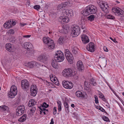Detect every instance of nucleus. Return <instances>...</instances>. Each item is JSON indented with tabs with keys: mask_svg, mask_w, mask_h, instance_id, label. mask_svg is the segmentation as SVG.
<instances>
[{
	"mask_svg": "<svg viewBox=\"0 0 124 124\" xmlns=\"http://www.w3.org/2000/svg\"><path fill=\"white\" fill-rule=\"evenodd\" d=\"M16 115L17 116H20L23 113V112H22L21 110L17 109L16 110Z\"/></svg>",
	"mask_w": 124,
	"mask_h": 124,
	"instance_id": "obj_32",
	"label": "nucleus"
},
{
	"mask_svg": "<svg viewBox=\"0 0 124 124\" xmlns=\"http://www.w3.org/2000/svg\"><path fill=\"white\" fill-rule=\"evenodd\" d=\"M95 16L94 15H92L88 17V20L92 22L94 20Z\"/></svg>",
	"mask_w": 124,
	"mask_h": 124,
	"instance_id": "obj_34",
	"label": "nucleus"
},
{
	"mask_svg": "<svg viewBox=\"0 0 124 124\" xmlns=\"http://www.w3.org/2000/svg\"><path fill=\"white\" fill-rule=\"evenodd\" d=\"M54 84L55 85H57L58 86L59 85V83L58 81L57 80L56 81V82H54Z\"/></svg>",
	"mask_w": 124,
	"mask_h": 124,
	"instance_id": "obj_58",
	"label": "nucleus"
},
{
	"mask_svg": "<svg viewBox=\"0 0 124 124\" xmlns=\"http://www.w3.org/2000/svg\"><path fill=\"white\" fill-rule=\"evenodd\" d=\"M57 62L55 60H52L51 63L52 66L55 69H58V67Z\"/></svg>",
	"mask_w": 124,
	"mask_h": 124,
	"instance_id": "obj_23",
	"label": "nucleus"
},
{
	"mask_svg": "<svg viewBox=\"0 0 124 124\" xmlns=\"http://www.w3.org/2000/svg\"><path fill=\"white\" fill-rule=\"evenodd\" d=\"M109 39L115 43H116L117 42V41H116V39H113L111 37H110Z\"/></svg>",
	"mask_w": 124,
	"mask_h": 124,
	"instance_id": "obj_54",
	"label": "nucleus"
},
{
	"mask_svg": "<svg viewBox=\"0 0 124 124\" xmlns=\"http://www.w3.org/2000/svg\"><path fill=\"white\" fill-rule=\"evenodd\" d=\"M68 15L67 16L69 17H70L73 16V12L72 10L70 9H68Z\"/></svg>",
	"mask_w": 124,
	"mask_h": 124,
	"instance_id": "obj_30",
	"label": "nucleus"
},
{
	"mask_svg": "<svg viewBox=\"0 0 124 124\" xmlns=\"http://www.w3.org/2000/svg\"><path fill=\"white\" fill-rule=\"evenodd\" d=\"M19 42L20 44H22L23 42V38L21 37H20L19 38Z\"/></svg>",
	"mask_w": 124,
	"mask_h": 124,
	"instance_id": "obj_49",
	"label": "nucleus"
},
{
	"mask_svg": "<svg viewBox=\"0 0 124 124\" xmlns=\"http://www.w3.org/2000/svg\"><path fill=\"white\" fill-rule=\"evenodd\" d=\"M98 15L99 16H98V15L97 16L98 17H101L102 16V13L101 12H100L98 13Z\"/></svg>",
	"mask_w": 124,
	"mask_h": 124,
	"instance_id": "obj_55",
	"label": "nucleus"
},
{
	"mask_svg": "<svg viewBox=\"0 0 124 124\" xmlns=\"http://www.w3.org/2000/svg\"><path fill=\"white\" fill-rule=\"evenodd\" d=\"M64 104L65 108V111L67 112H69V108L68 103L65 101L64 102Z\"/></svg>",
	"mask_w": 124,
	"mask_h": 124,
	"instance_id": "obj_29",
	"label": "nucleus"
},
{
	"mask_svg": "<svg viewBox=\"0 0 124 124\" xmlns=\"http://www.w3.org/2000/svg\"><path fill=\"white\" fill-rule=\"evenodd\" d=\"M77 72L72 68L65 69L62 72L63 76L66 77H74L77 74Z\"/></svg>",
	"mask_w": 124,
	"mask_h": 124,
	"instance_id": "obj_2",
	"label": "nucleus"
},
{
	"mask_svg": "<svg viewBox=\"0 0 124 124\" xmlns=\"http://www.w3.org/2000/svg\"><path fill=\"white\" fill-rule=\"evenodd\" d=\"M81 38L83 43L85 44L88 43L89 41L88 37L85 35H83L81 36Z\"/></svg>",
	"mask_w": 124,
	"mask_h": 124,
	"instance_id": "obj_17",
	"label": "nucleus"
},
{
	"mask_svg": "<svg viewBox=\"0 0 124 124\" xmlns=\"http://www.w3.org/2000/svg\"><path fill=\"white\" fill-rule=\"evenodd\" d=\"M95 47L94 44L92 42H91L89 43L88 45L87 46L86 48L88 51L91 52H93L95 50Z\"/></svg>",
	"mask_w": 124,
	"mask_h": 124,
	"instance_id": "obj_11",
	"label": "nucleus"
},
{
	"mask_svg": "<svg viewBox=\"0 0 124 124\" xmlns=\"http://www.w3.org/2000/svg\"><path fill=\"white\" fill-rule=\"evenodd\" d=\"M76 95L78 97H81L83 99H86L87 97V95L86 93L85 92H82L78 91L75 93Z\"/></svg>",
	"mask_w": 124,
	"mask_h": 124,
	"instance_id": "obj_9",
	"label": "nucleus"
},
{
	"mask_svg": "<svg viewBox=\"0 0 124 124\" xmlns=\"http://www.w3.org/2000/svg\"><path fill=\"white\" fill-rule=\"evenodd\" d=\"M54 122L53 121V118H52L51 120V122L50 123V124H54Z\"/></svg>",
	"mask_w": 124,
	"mask_h": 124,
	"instance_id": "obj_62",
	"label": "nucleus"
},
{
	"mask_svg": "<svg viewBox=\"0 0 124 124\" xmlns=\"http://www.w3.org/2000/svg\"><path fill=\"white\" fill-rule=\"evenodd\" d=\"M23 45L25 48L29 49L32 52V50L30 49L32 48V44L31 43L28 42H26L24 43Z\"/></svg>",
	"mask_w": 124,
	"mask_h": 124,
	"instance_id": "obj_20",
	"label": "nucleus"
},
{
	"mask_svg": "<svg viewBox=\"0 0 124 124\" xmlns=\"http://www.w3.org/2000/svg\"><path fill=\"white\" fill-rule=\"evenodd\" d=\"M16 87L15 85H13L11 87L8 96L11 98H13L16 95L17 93Z\"/></svg>",
	"mask_w": 124,
	"mask_h": 124,
	"instance_id": "obj_6",
	"label": "nucleus"
},
{
	"mask_svg": "<svg viewBox=\"0 0 124 124\" xmlns=\"http://www.w3.org/2000/svg\"><path fill=\"white\" fill-rule=\"evenodd\" d=\"M77 66L78 69L81 71L83 70L84 66L82 62L80 61H78L77 63Z\"/></svg>",
	"mask_w": 124,
	"mask_h": 124,
	"instance_id": "obj_18",
	"label": "nucleus"
},
{
	"mask_svg": "<svg viewBox=\"0 0 124 124\" xmlns=\"http://www.w3.org/2000/svg\"><path fill=\"white\" fill-rule=\"evenodd\" d=\"M102 118L105 121L108 122L109 121V118L105 116H103L102 117Z\"/></svg>",
	"mask_w": 124,
	"mask_h": 124,
	"instance_id": "obj_39",
	"label": "nucleus"
},
{
	"mask_svg": "<svg viewBox=\"0 0 124 124\" xmlns=\"http://www.w3.org/2000/svg\"><path fill=\"white\" fill-rule=\"evenodd\" d=\"M95 98V103L98 104L99 103V101L98 100V98L97 96L96 95L94 96Z\"/></svg>",
	"mask_w": 124,
	"mask_h": 124,
	"instance_id": "obj_44",
	"label": "nucleus"
},
{
	"mask_svg": "<svg viewBox=\"0 0 124 124\" xmlns=\"http://www.w3.org/2000/svg\"><path fill=\"white\" fill-rule=\"evenodd\" d=\"M27 64L28 67L31 68H33L35 66L38 67H39V66H44L43 65H41V64H40L35 61H31L28 62Z\"/></svg>",
	"mask_w": 124,
	"mask_h": 124,
	"instance_id": "obj_10",
	"label": "nucleus"
},
{
	"mask_svg": "<svg viewBox=\"0 0 124 124\" xmlns=\"http://www.w3.org/2000/svg\"><path fill=\"white\" fill-rule=\"evenodd\" d=\"M14 30L13 29H10L8 31V34H14Z\"/></svg>",
	"mask_w": 124,
	"mask_h": 124,
	"instance_id": "obj_50",
	"label": "nucleus"
},
{
	"mask_svg": "<svg viewBox=\"0 0 124 124\" xmlns=\"http://www.w3.org/2000/svg\"><path fill=\"white\" fill-rule=\"evenodd\" d=\"M68 4V2H66L63 3H62L59 5L58 7V9H63Z\"/></svg>",
	"mask_w": 124,
	"mask_h": 124,
	"instance_id": "obj_25",
	"label": "nucleus"
},
{
	"mask_svg": "<svg viewBox=\"0 0 124 124\" xmlns=\"http://www.w3.org/2000/svg\"><path fill=\"white\" fill-rule=\"evenodd\" d=\"M69 17L68 16H61L60 17L59 20L61 22H65L67 23L70 20Z\"/></svg>",
	"mask_w": 124,
	"mask_h": 124,
	"instance_id": "obj_16",
	"label": "nucleus"
},
{
	"mask_svg": "<svg viewBox=\"0 0 124 124\" xmlns=\"http://www.w3.org/2000/svg\"><path fill=\"white\" fill-rule=\"evenodd\" d=\"M117 14L119 16H120L121 17L124 16V12L120 8H119Z\"/></svg>",
	"mask_w": 124,
	"mask_h": 124,
	"instance_id": "obj_27",
	"label": "nucleus"
},
{
	"mask_svg": "<svg viewBox=\"0 0 124 124\" xmlns=\"http://www.w3.org/2000/svg\"><path fill=\"white\" fill-rule=\"evenodd\" d=\"M71 107L73 108H74L75 107L74 104H71Z\"/></svg>",
	"mask_w": 124,
	"mask_h": 124,
	"instance_id": "obj_64",
	"label": "nucleus"
},
{
	"mask_svg": "<svg viewBox=\"0 0 124 124\" xmlns=\"http://www.w3.org/2000/svg\"><path fill=\"white\" fill-rule=\"evenodd\" d=\"M68 9L64 10L63 11V14L64 16H67V15H68Z\"/></svg>",
	"mask_w": 124,
	"mask_h": 124,
	"instance_id": "obj_41",
	"label": "nucleus"
},
{
	"mask_svg": "<svg viewBox=\"0 0 124 124\" xmlns=\"http://www.w3.org/2000/svg\"><path fill=\"white\" fill-rule=\"evenodd\" d=\"M8 51L12 52L14 51V48L13 44L8 43Z\"/></svg>",
	"mask_w": 124,
	"mask_h": 124,
	"instance_id": "obj_26",
	"label": "nucleus"
},
{
	"mask_svg": "<svg viewBox=\"0 0 124 124\" xmlns=\"http://www.w3.org/2000/svg\"><path fill=\"white\" fill-rule=\"evenodd\" d=\"M107 18L111 19H115V17L113 16L109 15L107 16Z\"/></svg>",
	"mask_w": 124,
	"mask_h": 124,
	"instance_id": "obj_47",
	"label": "nucleus"
},
{
	"mask_svg": "<svg viewBox=\"0 0 124 124\" xmlns=\"http://www.w3.org/2000/svg\"><path fill=\"white\" fill-rule=\"evenodd\" d=\"M37 88L36 85H32L31 86L30 93L31 96H35L37 94Z\"/></svg>",
	"mask_w": 124,
	"mask_h": 124,
	"instance_id": "obj_8",
	"label": "nucleus"
},
{
	"mask_svg": "<svg viewBox=\"0 0 124 124\" xmlns=\"http://www.w3.org/2000/svg\"><path fill=\"white\" fill-rule=\"evenodd\" d=\"M17 109L24 112V111L25 110V107L24 106L22 105L20 106H19L18 107Z\"/></svg>",
	"mask_w": 124,
	"mask_h": 124,
	"instance_id": "obj_36",
	"label": "nucleus"
},
{
	"mask_svg": "<svg viewBox=\"0 0 124 124\" xmlns=\"http://www.w3.org/2000/svg\"><path fill=\"white\" fill-rule=\"evenodd\" d=\"M100 7L101 10L104 12L107 13L109 12L108 10L109 9V6L107 4H105L104 3H102V5H100Z\"/></svg>",
	"mask_w": 124,
	"mask_h": 124,
	"instance_id": "obj_14",
	"label": "nucleus"
},
{
	"mask_svg": "<svg viewBox=\"0 0 124 124\" xmlns=\"http://www.w3.org/2000/svg\"><path fill=\"white\" fill-rule=\"evenodd\" d=\"M49 106V105L47 104L46 103L44 102L43 103V105L42 106V108L44 107L45 108H47Z\"/></svg>",
	"mask_w": 124,
	"mask_h": 124,
	"instance_id": "obj_43",
	"label": "nucleus"
},
{
	"mask_svg": "<svg viewBox=\"0 0 124 124\" xmlns=\"http://www.w3.org/2000/svg\"><path fill=\"white\" fill-rule=\"evenodd\" d=\"M20 24L21 26H23L24 25H27L26 23H20Z\"/></svg>",
	"mask_w": 124,
	"mask_h": 124,
	"instance_id": "obj_61",
	"label": "nucleus"
},
{
	"mask_svg": "<svg viewBox=\"0 0 124 124\" xmlns=\"http://www.w3.org/2000/svg\"><path fill=\"white\" fill-rule=\"evenodd\" d=\"M4 27L6 29L8 28V21H6L3 25Z\"/></svg>",
	"mask_w": 124,
	"mask_h": 124,
	"instance_id": "obj_48",
	"label": "nucleus"
},
{
	"mask_svg": "<svg viewBox=\"0 0 124 124\" xmlns=\"http://www.w3.org/2000/svg\"><path fill=\"white\" fill-rule=\"evenodd\" d=\"M90 83L93 85L94 86H95L96 85V83L94 81V79L93 78H92L89 80Z\"/></svg>",
	"mask_w": 124,
	"mask_h": 124,
	"instance_id": "obj_35",
	"label": "nucleus"
},
{
	"mask_svg": "<svg viewBox=\"0 0 124 124\" xmlns=\"http://www.w3.org/2000/svg\"><path fill=\"white\" fill-rule=\"evenodd\" d=\"M58 105V110L59 111H61L62 110L61 102V101L58 100L57 102Z\"/></svg>",
	"mask_w": 124,
	"mask_h": 124,
	"instance_id": "obj_33",
	"label": "nucleus"
},
{
	"mask_svg": "<svg viewBox=\"0 0 124 124\" xmlns=\"http://www.w3.org/2000/svg\"><path fill=\"white\" fill-rule=\"evenodd\" d=\"M40 7L39 5H36L34 6V9L38 10L40 8Z\"/></svg>",
	"mask_w": 124,
	"mask_h": 124,
	"instance_id": "obj_46",
	"label": "nucleus"
},
{
	"mask_svg": "<svg viewBox=\"0 0 124 124\" xmlns=\"http://www.w3.org/2000/svg\"><path fill=\"white\" fill-rule=\"evenodd\" d=\"M27 115L25 114H24L23 116L20 117L18 119V121L21 122H23L26 119Z\"/></svg>",
	"mask_w": 124,
	"mask_h": 124,
	"instance_id": "obj_24",
	"label": "nucleus"
},
{
	"mask_svg": "<svg viewBox=\"0 0 124 124\" xmlns=\"http://www.w3.org/2000/svg\"><path fill=\"white\" fill-rule=\"evenodd\" d=\"M119 8H112V9L113 12L114 13H117L118 12V10Z\"/></svg>",
	"mask_w": 124,
	"mask_h": 124,
	"instance_id": "obj_42",
	"label": "nucleus"
},
{
	"mask_svg": "<svg viewBox=\"0 0 124 124\" xmlns=\"http://www.w3.org/2000/svg\"><path fill=\"white\" fill-rule=\"evenodd\" d=\"M2 108L3 111H4L6 110L8 108V107L5 105H2Z\"/></svg>",
	"mask_w": 124,
	"mask_h": 124,
	"instance_id": "obj_51",
	"label": "nucleus"
},
{
	"mask_svg": "<svg viewBox=\"0 0 124 124\" xmlns=\"http://www.w3.org/2000/svg\"><path fill=\"white\" fill-rule=\"evenodd\" d=\"M36 110V108L35 107H33L31 108L30 109V111L32 113H34Z\"/></svg>",
	"mask_w": 124,
	"mask_h": 124,
	"instance_id": "obj_45",
	"label": "nucleus"
},
{
	"mask_svg": "<svg viewBox=\"0 0 124 124\" xmlns=\"http://www.w3.org/2000/svg\"><path fill=\"white\" fill-rule=\"evenodd\" d=\"M72 50L73 54L76 55L77 53V51L76 48H73Z\"/></svg>",
	"mask_w": 124,
	"mask_h": 124,
	"instance_id": "obj_40",
	"label": "nucleus"
},
{
	"mask_svg": "<svg viewBox=\"0 0 124 124\" xmlns=\"http://www.w3.org/2000/svg\"><path fill=\"white\" fill-rule=\"evenodd\" d=\"M8 113L9 114H8V117H9V119L10 120H11L14 118V114L13 113H11L8 111Z\"/></svg>",
	"mask_w": 124,
	"mask_h": 124,
	"instance_id": "obj_31",
	"label": "nucleus"
},
{
	"mask_svg": "<svg viewBox=\"0 0 124 124\" xmlns=\"http://www.w3.org/2000/svg\"><path fill=\"white\" fill-rule=\"evenodd\" d=\"M56 79H57L56 78H54L53 80V81L54 82H56V81L57 80Z\"/></svg>",
	"mask_w": 124,
	"mask_h": 124,
	"instance_id": "obj_63",
	"label": "nucleus"
},
{
	"mask_svg": "<svg viewBox=\"0 0 124 124\" xmlns=\"http://www.w3.org/2000/svg\"><path fill=\"white\" fill-rule=\"evenodd\" d=\"M97 11L96 7L95 6L90 4L85 8L81 13L83 15L86 16L90 14L95 13Z\"/></svg>",
	"mask_w": 124,
	"mask_h": 124,
	"instance_id": "obj_1",
	"label": "nucleus"
},
{
	"mask_svg": "<svg viewBox=\"0 0 124 124\" xmlns=\"http://www.w3.org/2000/svg\"><path fill=\"white\" fill-rule=\"evenodd\" d=\"M62 85L63 87L65 88L70 89L73 87V84L68 81H63Z\"/></svg>",
	"mask_w": 124,
	"mask_h": 124,
	"instance_id": "obj_12",
	"label": "nucleus"
},
{
	"mask_svg": "<svg viewBox=\"0 0 124 124\" xmlns=\"http://www.w3.org/2000/svg\"><path fill=\"white\" fill-rule=\"evenodd\" d=\"M31 36V35H23V38H28L30 37Z\"/></svg>",
	"mask_w": 124,
	"mask_h": 124,
	"instance_id": "obj_56",
	"label": "nucleus"
},
{
	"mask_svg": "<svg viewBox=\"0 0 124 124\" xmlns=\"http://www.w3.org/2000/svg\"><path fill=\"white\" fill-rule=\"evenodd\" d=\"M103 49L104 51L108 52V50L106 46H104L103 47Z\"/></svg>",
	"mask_w": 124,
	"mask_h": 124,
	"instance_id": "obj_57",
	"label": "nucleus"
},
{
	"mask_svg": "<svg viewBox=\"0 0 124 124\" xmlns=\"http://www.w3.org/2000/svg\"><path fill=\"white\" fill-rule=\"evenodd\" d=\"M66 40V38L64 37L61 36L58 40V42L60 44H63Z\"/></svg>",
	"mask_w": 124,
	"mask_h": 124,
	"instance_id": "obj_22",
	"label": "nucleus"
},
{
	"mask_svg": "<svg viewBox=\"0 0 124 124\" xmlns=\"http://www.w3.org/2000/svg\"><path fill=\"white\" fill-rule=\"evenodd\" d=\"M81 28L82 29H84L85 28V24L81 25Z\"/></svg>",
	"mask_w": 124,
	"mask_h": 124,
	"instance_id": "obj_59",
	"label": "nucleus"
},
{
	"mask_svg": "<svg viewBox=\"0 0 124 124\" xmlns=\"http://www.w3.org/2000/svg\"><path fill=\"white\" fill-rule=\"evenodd\" d=\"M80 32V28L78 25H74L71 27V33L73 37L77 36Z\"/></svg>",
	"mask_w": 124,
	"mask_h": 124,
	"instance_id": "obj_3",
	"label": "nucleus"
},
{
	"mask_svg": "<svg viewBox=\"0 0 124 124\" xmlns=\"http://www.w3.org/2000/svg\"><path fill=\"white\" fill-rule=\"evenodd\" d=\"M64 59L63 54L61 51H57L55 53L54 60L58 62L63 61Z\"/></svg>",
	"mask_w": 124,
	"mask_h": 124,
	"instance_id": "obj_5",
	"label": "nucleus"
},
{
	"mask_svg": "<svg viewBox=\"0 0 124 124\" xmlns=\"http://www.w3.org/2000/svg\"><path fill=\"white\" fill-rule=\"evenodd\" d=\"M34 101H35L34 100L31 99L30 100L28 103V106L29 107H31L32 106L34 105Z\"/></svg>",
	"mask_w": 124,
	"mask_h": 124,
	"instance_id": "obj_28",
	"label": "nucleus"
},
{
	"mask_svg": "<svg viewBox=\"0 0 124 124\" xmlns=\"http://www.w3.org/2000/svg\"><path fill=\"white\" fill-rule=\"evenodd\" d=\"M44 43L47 44L48 46V48L50 49H53L55 47V45L53 40L48 37H44L43 38Z\"/></svg>",
	"mask_w": 124,
	"mask_h": 124,
	"instance_id": "obj_4",
	"label": "nucleus"
},
{
	"mask_svg": "<svg viewBox=\"0 0 124 124\" xmlns=\"http://www.w3.org/2000/svg\"><path fill=\"white\" fill-rule=\"evenodd\" d=\"M60 32L66 34L69 31V28L66 26H63L59 28Z\"/></svg>",
	"mask_w": 124,
	"mask_h": 124,
	"instance_id": "obj_15",
	"label": "nucleus"
},
{
	"mask_svg": "<svg viewBox=\"0 0 124 124\" xmlns=\"http://www.w3.org/2000/svg\"><path fill=\"white\" fill-rule=\"evenodd\" d=\"M14 21V19L10 20H8V28H11L14 26L16 24V21Z\"/></svg>",
	"mask_w": 124,
	"mask_h": 124,
	"instance_id": "obj_19",
	"label": "nucleus"
},
{
	"mask_svg": "<svg viewBox=\"0 0 124 124\" xmlns=\"http://www.w3.org/2000/svg\"><path fill=\"white\" fill-rule=\"evenodd\" d=\"M64 53L66 57L71 54L69 50L68 49H66L64 51Z\"/></svg>",
	"mask_w": 124,
	"mask_h": 124,
	"instance_id": "obj_38",
	"label": "nucleus"
},
{
	"mask_svg": "<svg viewBox=\"0 0 124 124\" xmlns=\"http://www.w3.org/2000/svg\"><path fill=\"white\" fill-rule=\"evenodd\" d=\"M96 108L99 110L100 111H101L102 108L100 106H97L96 107Z\"/></svg>",
	"mask_w": 124,
	"mask_h": 124,
	"instance_id": "obj_53",
	"label": "nucleus"
},
{
	"mask_svg": "<svg viewBox=\"0 0 124 124\" xmlns=\"http://www.w3.org/2000/svg\"><path fill=\"white\" fill-rule=\"evenodd\" d=\"M47 55L46 54H42L39 57L38 60L41 62H45L47 61Z\"/></svg>",
	"mask_w": 124,
	"mask_h": 124,
	"instance_id": "obj_13",
	"label": "nucleus"
},
{
	"mask_svg": "<svg viewBox=\"0 0 124 124\" xmlns=\"http://www.w3.org/2000/svg\"><path fill=\"white\" fill-rule=\"evenodd\" d=\"M56 113L57 109L56 107H55L53 109V114L54 115H55L56 114Z\"/></svg>",
	"mask_w": 124,
	"mask_h": 124,
	"instance_id": "obj_52",
	"label": "nucleus"
},
{
	"mask_svg": "<svg viewBox=\"0 0 124 124\" xmlns=\"http://www.w3.org/2000/svg\"><path fill=\"white\" fill-rule=\"evenodd\" d=\"M101 111L102 112H104V113H105L106 114H108V113L105 111V109H103V108H102Z\"/></svg>",
	"mask_w": 124,
	"mask_h": 124,
	"instance_id": "obj_60",
	"label": "nucleus"
},
{
	"mask_svg": "<svg viewBox=\"0 0 124 124\" xmlns=\"http://www.w3.org/2000/svg\"><path fill=\"white\" fill-rule=\"evenodd\" d=\"M39 109H40V110H41V111H40V114H41V113H42V112L44 113V114H47V112H46L45 111V108H42V107H39Z\"/></svg>",
	"mask_w": 124,
	"mask_h": 124,
	"instance_id": "obj_37",
	"label": "nucleus"
},
{
	"mask_svg": "<svg viewBox=\"0 0 124 124\" xmlns=\"http://www.w3.org/2000/svg\"><path fill=\"white\" fill-rule=\"evenodd\" d=\"M21 87L24 91H27L30 89V85L29 81L27 80H22L21 82Z\"/></svg>",
	"mask_w": 124,
	"mask_h": 124,
	"instance_id": "obj_7",
	"label": "nucleus"
},
{
	"mask_svg": "<svg viewBox=\"0 0 124 124\" xmlns=\"http://www.w3.org/2000/svg\"><path fill=\"white\" fill-rule=\"evenodd\" d=\"M69 63L72 64L73 62V57L72 54H70L66 57Z\"/></svg>",
	"mask_w": 124,
	"mask_h": 124,
	"instance_id": "obj_21",
	"label": "nucleus"
}]
</instances>
